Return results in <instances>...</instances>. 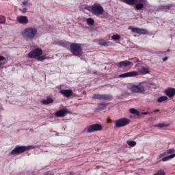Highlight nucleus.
<instances>
[{
  "label": "nucleus",
  "mask_w": 175,
  "mask_h": 175,
  "mask_svg": "<svg viewBox=\"0 0 175 175\" xmlns=\"http://www.w3.org/2000/svg\"><path fill=\"white\" fill-rule=\"evenodd\" d=\"M112 40H120L121 39V36L118 34H115L111 36Z\"/></svg>",
  "instance_id": "obj_30"
},
{
  "label": "nucleus",
  "mask_w": 175,
  "mask_h": 175,
  "mask_svg": "<svg viewBox=\"0 0 175 175\" xmlns=\"http://www.w3.org/2000/svg\"><path fill=\"white\" fill-rule=\"evenodd\" d=\"M22 12H23V13H25V12H27V8H23Z\"/></svg>",
  "instance_id": "obj_41"
},
{
  "label": "nucleus",
  "mask_w": 175,
  "mask_h": 175,
  "mask_svg": "<svg viewBox=\"0 0 175 175\" xmlns=\"http://www.w3.org/2000/svg\"><path fill=\"white\" fill-rule=\"evenodd\" d=\"M163 154H161L159 155V158L157 159L158 162H161V161H162V162H167V161H170V159H173V158L175 157V154L174 153L161 159V157H163Z\"/></svg>",
  "instance_id": "obj_12"
},
{
  "label": "nucleus",
  "mask_w": 175,
  "mask_h": 175,
  "mask_svg": "<svg viewBox=\"0 0 175 175\" xmlns=\"http://www.w3.org/2000/svg\"><path fill=\"white\" fill-rule=\"evenodd\" d=\"M69 113V111H68V109H62L55 112V116L56 117H65L66 114Z\"/></svg>",
  "instance_id": "obj_16"
},
{
  "label": "nucleus",
  "mask_w": 175,
  "mask_h": 175,
  "mask_svg": "<svg viewBox=\"0 0 175 175\" xmlns=\"http://www.w3.org/2000/svg\"><path fill=\"white\" fill-rule=\"evenodd\" d=\"M133 65V63L130 61L125 60L118 63V66L119 68H128V66H131Z\"/></svg>",
  "instance_id": "obj_17"
},
{
  "label": "nucleus",
  "mask_w": 175,
  "mask_h": 175,
  "mask_svg": "<svg viewBox=\"0 0 175 175\" xmlns=\"http://www.w3.org/2000/svg\"><path fill=\"white\" fill-rule=\"evenodd\" d=\"M142 114L144 116H147V114H150V112H143Z\"/></svg>",
  "instance_id": "obj_39"
},
{
  "label": "nucleus",
  "mask_w": 175,
  "mask_h": 175,
  "mask_svg": "<svg viewBox=\"0 0 175 175\" xmlns=\"http://www.w3.org/2000/svg\"><path fill=\"white\" fill-rule=\"evenodd\" d=\"M129 111L131 114H136L137 116H140V112L137 111L136 109L131 108L129 109Z\"/></svg>",
  "instance_id": "obj_25"
},
{
  "label": "nucleus",
  "mask_w": 175,
  "mask_h": 175,
  "mask_svg": "<svg viewBox=\"0 0 175 175\" xmlns=\"http://www.w3.org/2000/svg\"><path fill=\"white\" fill-rule=\"evenodd\" d=\"M130 122L131 120H129V119L126 118H122L116 120L115 126L116 128H122V126H126V125H128Z\"/></svg>",
  "instance_id": "obj_5"
},
{
  "label": "nucleus",
  "mask_w": 175,
  "mask_h": 175,
  "mask_svg": "<svg viewBox=\"0 0 175 175\" xmlns=\"http://www.w3.org/2000/svg\"><path fill=\"white\" fill-rule=\"evenodd\" d=\"M59 93L62 95H64L65 96V98H70V96H72V95H73V91L70 89L62 90L59 91Z\"/></svg>",
  "instance_id": "obj_14"
},
{
  "label": "nucleus",
  "mask_w": 175,
  "mask_h": 175,
  "mask_svg": "<svg viewBox=\"0 0 175 175\" xmlns=\"http://www.w3.org/2000/svg\"><path fill=\"white\" fill-rule=\"evenodd\" d=\"M91 10L93 14L95 16H100L103 14V12H105L103 7H102L100 3H94L92 5L91 7Z\"/></svg>",
  "instance_id": "obj_4"
},
{
  "label": "nucleus",
  "mask_w": 175,
  "mask_h": 175,
  "mask_svg": "<svg viewBox=\"0 0 175 175\" xmlns=\"http://www.w3.org/2000/svg\"><path fill=\"white\" fill-rule=\"evenodd\" d=\"M132 92H136L137 94H144L146 89L142 85H133L131 88Z\"/></svg>",
  "instance_id": "obj_9"
},
{
  "label": "nucleus",
  "mask_w": 175,
  "mask_h": 175,
  "mask_svg": "<svg viewBox=\"0 0 175 175\" xmlns=\"http://www.w3.org/2000/svg\"><path fill=\"white\" fill-rule=\"evenodd\" d=\"M54 102V100L53 98H47L46 100H43L42 101V103L43 105H50V103H53Z\"/></svg>",
  "instance_id": "obj_23"
},
{
  "label": "nucleus",
  "mask_w": 175,
  "mask_h": 175,
  "mask_svg": "<svg viewBox=\"0 0 175 175\" xmlns=\"http://www.w3.org/2000/svg\"><path fill=\"white\" fill-rule=\"evenodd\" d=\"M159 128H166V127H167V124H165L163 123H161V124H159Z\"/></svg>",
  "instance_id": "obj_34"
},
{
  "label": "nucleus",
  "mask_w": 175,
  "mask_h": 175,
  "mask_svg": "<svg viewBox=\"0 0 175 175\" xmlns=\"http://www.w3.org/2000/svg\"><path fill=\"white\" fill-rule=\"evenodd\" d=\"M167 51H170V49H168V50H167Z\"/></svg>",
  "instance_id": "obj_42"
},
{
  "label": "nucleus",
  "mask_w": 175,
  "mask_h": 175,
  "mask_svg": "<svg viewBox=\"0 0 175 175\" xmlns=\"http://www.w3.org/2000/svg\"><path fill=\"white\" fill-rule=\"evenodd\" d=\"M92 98V99H98V100H111L113 96L110 94H94Z\"/></svg>",
  "instance_id": "obj_7"
},
{
  "label": "nucleus",
  "mask_w": 175,
  "mask_h": 175,
  "mask_svg": "<svg viewBox=\"0 0 175 175\" xmlns=\"http://www.w3.org/2000/svg\"><path fill=\"white\" fill-rule=\"evenodd\" d=\"M165 95L169 98H173L175 95V88H169L165 90Z\"/></svg>",
  "instance_id": "obj_19"
},
{
  "label": "nucleus",
  "mask_w": 175,
  "mask_h": 175,
  "mask_svg": "<svg viewBox=\"0 0 175 175\" xmlns=\"http://www.w3.org/2000/svg\"><path fill=\"white\" fill-rule=\"evenodd\" d=\"M137 73H140V75H148L150 73V70L148 68H146L142 65L137 66Z\"/></svg>",
  "instance_id": "obj_13"
},
{
  "label": "nucleus",
  "mask_w": 175,
  "mask_h": 175,
  "mask_svg": "<svg viewBox=\"0 0 175 175\" xmlns=\"http://www.w3.org/2000/svg\"><path fill=\"white\" fill-rule=\"evenodd\" d=\"M171 8H172V4H167V5H160L159 7V9L162 12H169Z\"/></svg>",
  "instance_id": "obj_21"
},
{
  "label": "nucleus",
  "mask_w": 175,
  "mask_h": 175,
  "mask_svg": "<svg viewBox=\"0 0 175 175\" xmlns=\"http://www.w3.org/2000/svg\"><path fill=\"white\" fill-rule=\"evenodd\" d=\"M21 5L22 6H30L31 3L28 0H23Z\"/></svg>",
  "instance_id": "obj_27"
},
{
  "label": "nucleus",
  "mask_w": 175,
  "mask_h": 175,
  "mask_svg": "<svg viewBox=\"0 0 175 175\" xmlns=\"http://www.w3.org/2000/svg\"><path fill=\"white\" fill-rule=\"evenodd\" d=\"M36 33H38V30L36 28L27 27L24 29V31L22 33V36H23V38H26V39L32 40L35 39Z\"/></svg>",
  "instance_id": "obj_1"
},
{
  "label": "nucleus",
  "mask_w": 175,
  "mask_h": 175,
  "mask_svg": "<svg viewBox=\"0 0 175 175\" xmlns=\"http://www.w3.org/2000/svg\"><path fill=\"white\" fill-rule=\"evenodd\" d=\"M107 105L105 103H101L98 105V109L99 110H105L106 109Z\"/></svg>",
  "instance_id": "obj_32"
},
{
  "label": "nucleus",
  "mask_w": 175,
  "mask_h": 175,
  "mask_svg": "<svg viewBox=\"0 0 175 175\" xmlns=\"http://www.w3.org/2000/svg\"><path fill=\"white\" fill-rule=\"evenodd\" d=\"M1 61H5V57L0 56V62H1Z\"/></svg>",
  "instance_id": "obj_37"
},
{
  "label": "nucleus",
  "mask_w": 175,
  "mask_h": 175,
  "mask_svg": "<svg viewBox=\"0 0 175 175\" xmlns=\"http://www.w3.org/2000/svg\"><path fill=\"white\" fill-rule=\"evenodd\" d=\"M174 152H175V150L172 148V149L167 150L166 152H165V154H174Z\"/></svg>",
  "instance_id": "obj_33"
},
{
  "label": "nucleus",
  "mask_w": 175,
  "mask_h": 175,
  "mask_svg": "<svg viewBox=\"0 0 175 175\" xmlns=\"http://www.w3.org/2000/svg\"><path fill=\"white\" fill-rule=\"evenodd\" d=\"M154 175H166V172H165V170H160L154 173Z\"/></svg>",
  "instance_id": "obj_29"
},
{
  "label": "nucleus",
  "mask_w": 175,
  "mask_h": 175,
  "mask_svg": "<svg viewBox=\"0 0 175 175\" xmlns=\"http://www.w3.org/2000/svg\"><path fill=\"white\" fill-rule=\"evenodd\" d=\"M6 23V17L3 15H0V24H5Z\"/></svg>",
  "instance_id": "obj_28"
},
{
  "label": "nucleus",
  "mask_w": 175,
  "mask_h": 175,
  "mask_svg": "<svg viewBox=\"0 0 175 175\" xmlns=\"http://www.w3.org/2000/svg\"><path fill=\"white\" fill-rule=\"evenodd\" d=\"M102 129H103V126H102V124H93L86 129V132L88 133H92V132H98V131H102Z\"/></svg>",
  "instance_id": "obj_6"
},
{
  "label": "nucleus",
  "mask_w": 175,
  "mask_h": 175,
  "mask_svg": "<svg viewBox=\"0 0 175 175\" xmlns=\"http://www.w3.org/2000/svg\"><path fill=\"white\" fill-rule=\"evenodd\" d=\"M129 29H131V32L134 33H138L139 35H147L148 31L146 29H140L139 27H129Z\"/></svg>",
  "instance_id": "obj_10"
},
{
  "label": "nucleus",
  "mask_w": 175,
  "mask_h": 175,
  "mask_svg": "<svg viewBox=\"0 0 175 175\" xmlns=\"http://www.w3.org/2000/svg\"><path fill=\"white\" fill-rule=\"evenodd\" d=\"M35 146H16L15 148H14L10 152V155H18V154H23V152H25V151H28V150H33Z\"/></svg>",
  "instance_id": "obj_3"
},
{
  "label": "nucleus",
  "mask_w": 175,
  "mask_h": 175,
  "mask_svg": "<svg viewBox=\"0 0 175 175\" xmlns=\"http://www.w3.org/2000/svg\"><path fill=\"white\" fill-rule=\"evenodd\" d=\"M122 2L130 5L131 6L136 5L137 3V0H120Z\"/></svg>",
  "instance_id": "obj_22"
},
{
  "label": "nucleus",
  "mask_w": 175,
  "mask_h": 175,
  "mask_svg": "<svg viewBox=\"0 0 175 175\" xmlns=\"http://www.w3.org/2000/svg\"><path fill=\"white\" fill-rule=\"evenodd\" d=\"M38 59H39V61H43V59H44V57H43V56H38Z\"/></svg>",
  "instance_id": "obj_36"
},
{
  "label": "nucleus",
  "mask_w": 175,
  "mask_h": 175,
  "mask_svg": "<svg viewBox=\"0 0 175 175\" xmlns=\"http://www.w3.org/2000/svg\"><path fill=\"white\" fill-rule=\"evenodd\" d=\"M18 23L19 24H28V17L25 16H20L16 18Z\"/></svg>",
  "instance_id": "obj_18"
},
{
  "label": "nucleus",
  "mask_w": 175,
  "mask_h": 175,
  "mask_svg": "<svg viewBox=\"0 0 175 175\" xmlns=\"http://www.w3.org/2000/svg\"><path fill=\"white\" fill-rule=\"evenodd\" d=\"M139 72L137 71H131L129 72H126L124 74H122L119 76V77H134V76H138Z\"/></svg>",
  "instance_id": "obj_15"
},
{
  "label": "nucleus",
  "mask_w": 175,
  "mask_h": 175,
  "mask_svg": "<svg viewBox=\"0 0 175 175\" xmlns=\"http://www.w3.org/2000/svg\"><path fill=\"white\" fill-rule=\"evenodd\" d=\"M70 51L75 57H81L83 55V48L81 45L77 43H71L70 45Z\"/></svg>",
  "instance_id": "obj_2"
},
{
  "label": "nucleus",
  "mask_w": 175,
  "mask_h": 175,
  "mask_svg": "<svg viewBox=\"0 0 175 175\" xmlns=\"http://www.w3.org/2000/svg\"><path fill=\"white\" fill-rule=\"evenodd\" d=\"M43 54V51L40 49H35L28 54L29 58H36V57H40Z\"/></svg>",
  "instance_id": "obj_8"
},
{
  "label": "nucleus",
  "mask_w": 175,
  "mask_h": 175,
  "mask_svg": "<svg viewBox=\"0 0 175 175\" xmlns=\"http://www.w3.org/2000/svg\"><path fill=\"white\" fill-rule=\"evenodd\" d=\"M159 109H154L153 111V113H159Z\"/></svg>",
  "instance_id": "obj_40"
},
{
  "label": "nucleus",
  "mask_w": 175,
  "mask_h": 175,
  "mask_svg": "<svg viewBox=\"0 0 175 175\" xmlns=\"http://www.w3.org/2000/svg\"><path fill=\"white\" fill-rule=\"evenodd\" d=\"M126 143L130 147H135V146H136V142L135 141H127Z\"/></svg>",
  "instance_id": "obj_31"
},
{
  "label": "nucleus",
  "mask_w": 175,
  "mask_h": 175,
  "mask_svg": "<svg viewBox=\"0 0 175 175\" xmlns=\"http://www.w3.org/2000/svg\"><path fill=\"white\" fill-rule=\"evenodd\" d=\"M165 100H167V96H162L157 99L158 103H162V102H165Z\"/></svg>",
  "instance_id": "obj_24"
},
{
  "label": "nucleus",
  "mask_w": 175,
  "mask_h": 175,
  "mask_svg": "<svg viewBox=\"0 0 175 175\" xmlns=\"http://www.w3.org/2000/svg\"><path fill=\"white\" fill-rule=\"evenodd\" d=\"M98 43L100 46H104V47H107L109 46H112L113 42H106V40L103 39H100L98 41Z\"/></svg>",
  "instance_id": "obj_20"
},
{
  "label": "nucleus",
  "mask_w": 175,
  "mask_h": 175,
  "mask_svg": "<svg viewBox=\"0 0 175 175\" xmlns=\"http://www.w3.org/2000/svg\"><path fill=\"white\" fill-rule=\"evenodd\" d=\"M5 66V63L0 62V69H2Z\"/></svg>",
  "instance_id": "obj_35"
},
{
  "label": "nucleus",
  "mask_w": 175,
  "mask_h": 175,
  "mask_svg": "<svg viewBox=\"0 0 175 175\" xmlns=\"http://www.w3.org/2000/svg\"><path fill=\"white\" fill-rule=\"evenodd\" d=\"M86 21L88 25H94V24H95V21H94V19L92 18H88Z\"/></svg>",
  "instance_id": "obj_26"
},
{
  "label": "nucleus",
  "mask_w": 175,
  "mask_h": 175,
  "mask_svg": "<svg viewBox=\"0 0 175 175\" xmlns=\"http://www.w3.org/2000/svg\"><path fill=\"white\" fill-rule=\"evenodd\" d=\"M147 3V0H137L135 4V10H142L144 6H146Z\"/></svg>",
  "instance_id": "obj_11"
},
{
  "label": "nucleus",
  "mask_w": 175,
  "mask_h": 175,
  "mask_svg": "<svg viewBox=\"0 0 175 175\" xmlns=\"http://www.w3.org/2000/svg\"><path fill=\"white\" fill-rule=\"evenodd\" d=\"M167 59H169V57H165L163 58V62H166Z\"/></svg>",
  "instance_id": "obj_38"
}]
</instances>
